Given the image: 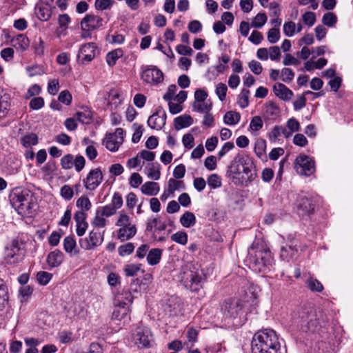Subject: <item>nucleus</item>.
<instances>
[{
    "mask_svg": "<svg viewBox=\"0 0 353 353\" xmlns=\"http://www.w3.org/2000/svg\"><path fill=\"white\" fill-rule=\"evenodd\" d=\"M207 181L212 189H216L221 186V178L216 174L210 175Z\"/></svg>",
    "mask_w": 353,
    "mask_h": 353,
    "instance_id": "58",
    "label": "nucleus"
},
{
    "mask_svg": "<svg viewBox=\"0 0 353 353\" xmlns=\"http://www.w3.org/2000/svg\"><path fill=\"white\" fill-rule=\"evenodd\" d=\"M140 74L141 79L151 85H158L163 81L162 71L154 65H142Z\"/></svg>",
    "mask_w": 353,
    "mask_h": 353,
    "instance_id": "7",
    "label": "nucleus"
},
{
    "mask_svg": "<svg viewBox=\"0 0 353 353\" xmlns=\"http://www.w3.org/2000/svg\"><path fill=\"white\" fill-rule=\"evenodd\" d=\"M238 157L241 169V175H245L247 179L250 180L254 174V164L253 160L248 156Z\"/></svg>",
    "mask_w": 353,
    "mask_h": 353,
    "instance_id": "18",
    "label": "nucleus"
},
{
    "mask_svg": "<svg viewBox=\"0 0 353 353\" xmlns=\"http://www.w3.org/2000/svg\"><path fill=\"white\" fill-rule=\"evenodd\" d=\"M161 165L158 163H148L145 170V173L149 179L153 180H159L161 176Z\"/></svg>",
    "mask_w": 353,
    "mask_h": 353,
    "instance_id": "25",
    "label": "nucleus"
},
{
    "mask_svg": "<svg viewBox=\"0 0 353 353\" xmlns=\"http://www.w3.org/2000/svg\"><path fill=\"white\" fill-rule=\"evenodd\" d=\"M105 217V216L97 209L95 216L92 221V225L99 228H104L108 223V221Z\"/></svg>",
    "mask_w": 353,
    "mask_h": 353,
    "instance_id": "44",
    "label": "nucleus"
},
{
    "mask_svg": "<svg viewBox=\"0 0 353 353\" xmlns=\"http://www.w3.org/2000/svg\"><path fill=\"white\" fill-rule=\"evenodd\" d=\"M141 192L148 196H155L160 190L158 183L154 181H147L141 188Z\"/></svg>",
    "mask_w": 353,
    "mask_h": 353,
    "instance_id": "26",
    "label": "nucleus"
},
{
    "mask_svg": "<svg viewBox=\"0 0 353 353\" xmlns=\"http://www.w3.org/2000/svg\"><path fill=\"white\" fill-rule=\"evenodd\" d=\"M64 261L63 253L58 249L50 252L46 259L47 264L50 268L59 267Z\"/></svg>",
    "mask_w": 353,
    "mask_h": 353,
    "instance_id": "19",
    "label": "nucleus"
},
{
    "mask_svg": "<svg viewBox=\"0 0 353 353\" xmlns=\"http://www.w3.org/2000/svg\"><path fill=\"white\" fill-rule=\"evenodd\" d=\"M265 142L263 140L258 141L254 147V152L257 157L262 159L265 156Z\"/></svg>",
    "mask_w": 353,
    "mask_h": 353,
    "instance_id": "64",
    "label": "nucleus"
},
{
    "mask_svg": "<svg viewBox=\"0 0 353 353\" xmlns=\"http://www.w3.org/2000/svg\"><path fill=\"white\" fill-rule=\"evenodd\" d=\"M203 274L198 265L187 263L181 268L180 280L184 287L192 292L198 291L203 282Z\"/></svg>",
    "mask_w": 353,
    "mask_h": 353,
    "instance_id": "4",
    "label": "nucleus"
},
{
    "mask_svg": "<svg viewBox=\"0 0 353 353\" xmlns=\"http://www.w3.org/2000/svg\"><path fill=\"white\" fill-rule=\"evenodd\" d=\"M124 131L118 128L114 133L107 134L103 140V144L110 152H117L123 142Z\"/></svg>",
    "mask_w": 353,
    "mask_h": 353,
    "instance_id": "12",
    "label": "nucleus"
},
{
    "mask_svg": "<svg viewBox=\"0 0 353 353\" xmlns=\"http://www.w3.org/2000/svg\"><path fill=\"white\" fill-rule=\"evenodd\" d=\"M250 267L256 272L267 273L273 263L272 253L263 242L254 241L248 250Z\"/></svg>",
    "mask_w": 353,
    "mask_h": 353,
    "instance_id": "1",
    "label": "nucleus"
},
{
    "mask_svg": "<svg viewBox=\"0 0 353 353\" xmlns=\"http://www.w3.org/2000/svg\"><path fill=\"white\" fill-rule=\"evenodd\" d=\"M174 127L177 130L190 126L193 120L190 115L184 114L174 119Z\"/></svg>",
    "mask_w": 353,
    "mask_h": 353,
    "instance_id": "30",
    "label": "nucleus"
},
{
    "mask_svg": "<svg viewBox=\"0 0 353 353\" xmlns=\"http://www.w3.org/2000/svg\"><path fill=\"white\" fill-rule=\"evenodd\" d=\"M132 341L139 348H148L152 345L154 337L148 327H138L132 334Z\"/></svg>",
    "mask_w": 353,
    "mask_h": 353,
    "instance_id": "8",
    "label": "nucleus"
},
{
    "mask_svg": "<svg viewBox=\"0 0 353 353\" xmlns=\"http://www.w3.org/2000/svg\"><path fill=\"white\" fill-rule=\"evenodd\" d=\"M172 241L181 245H185L188 243V234L185 232L179 231L171 236Z\"/></svg>",
    "mask_w": 353,
    "mask_h": 353,
    "instance_id": "54",
    "label": "nucleus"
},
{
    "mask_svg": "<svg viewBox=\"0 0 353 353\" xmlns=\"http://www.w3.org/2000/svg\"><path fill=\"white\" fill-rule=\"evenodd\" d=\"M96 49L97 46L92 42L82 45L77 54L78 61L81 64L90 62L95 57Z\"/></svg>",
    "mask_w": 353,
    "mask_h": 353,
    "instance_id": "16",
    "label": "nucleus"
},
{
    "mask_svg": "<svg viewBox=\"0 0 353 353\" xmlns=\"http://www.w3.org/2000/svg\"><path fill=\"white\" fill-rule=\"evenodd\" d=\"M166 114L163 110H158L148 119V125L152 129L159 130L165 124Z\"/></svg>",
    "mask_w": 353,
    "mask_h": 353,
    "instance_id": "17",
    "label": "nucleus"
},
{
    "mask_svg": "<svg viewBox=\"0 0 353 353\" xmlns=\"http://www.w3.org/2000/svg\"><path fill=\"white\" fill-rule=\"evenodd\" d=\"M273 90L275 95L283 101H289L293 96L292 91L281 83L275 84Z\"/></svg>",
    "mask_w": 353,
    "mask_h": 353,
    "instance_id": "23",
    "label": "nucleus"
},
{
    "mask_svg": "<svg viewBox=\"0 0 353 353\" xmlns=\"http://www.w3.org/2000/svg\"><path fill=\"white\" fill-rule=\"evenodd\" d=\"M8 303V288L5 281L0 279V311L3 310Z\"/></svg>",
    "mask_w": 353,
    "mask_h": 353,
    "instance_id": "31",
    "label": "nucleus"
},
{
    "mask_svg": "<svg viewBox=\"0 0 353 353\" xmlns=\"http://www.w3.org/2000/svg\"><path fill=\"white\" fill-rule=\"evenodd\" d=\"M24 254L21 250L19 241L13 240L5 248L4 261L6 263L13 265L22 261Z\"/></svg>",
    "mask_w": 353,
    "mask_h": 353,
    "instance_id": "9",
    "label": "nucleus"
},
{
    "mask_svg": "<svg viewBox=\"0 0 353 353\" xmlns=\"http://www.w3.org/2000/svg\"><path fill=\"white\" fill-rule=\"evenodd\" d=\"M301 328L305 332H314L319 325L315 313L312 310L303 311L300 314Z\"/></svg>",
    "mask_w": 353,
    "mask_h": 353,
    "instance_id": "15",
    "label": "nucleus"
},
{
    "mask_svg": "<svg viewBox=\"0 0 353 353\" xmlns=\"http://www.w3.org/2000/svg\"><path fill=\"white\" fill-rule=\"evenodd\" d=\"M263 126V122L262 119L259 116H254L250 121L249 129L252 135L257 136Z\"/></svg>",
    "mask_w": 353,
    "mask_h": 353,
    "instance_id": "35",
    "label": "nucleus"
},
{
    "mask_svg": "<svg viewBox=\"0 0 353 353\" xmlns=\"http://www.w3.org/2000/svg\"><path fill=\"white\" fill-rule=\"evenodd\" d=\"M10 105V96L6 93H0V119L7 115Z\"/></svg>",
    "mask_w": 353,
    "mask_h": 353,
    "instance_id": "33",
    "label": "nucleus"
},
{
    "mask_svg": "<svg viewBox=\"0 0 353 353\" xmlns=\"http://www.w3.org/2000/svg\"><path fill=\"white\" fill-rule=\"evenodd\" d=\"M268 18L265 13H258L252 20L250 26L254 28H262L267 22Z\"/></svg>",
    "mask_w": 353,
    "mask_h": 353,
    "instance_id": "43",
    "label": "nucleus"
},
{
    "mask_svg": "<svg viewBox=\"0 0 353 353\" xmlns=\"http://www.w3.org/2000/svg\"><path fill=\"white\" fill-rule=\"evenodd\" d=\"M133 300V296L131 292L128 290H123L121 293H119L116 295L114 303H119L122 304V302H126L127 305L131 303Z\"/></svg>",
    "mask_w": 353,
    "mask_h": 353,
    "instance_id": "46",
    "label": "nucleus"
},
{
    "mask_svg": "<svg viewBox=\"0 0 353 353\" xmlns=\"http://www.w3.org/2000/svg\"><path fill=\"white\" fill-rule=\"evenodd\" d=\"M337 21L336 16L332 12H327L324 14L322 18V22L328 27H333Z\"/></svg>",
    "mask_w": 353,
    "mask_h": 353,
    "instance_id": "57",
    "label": "nucleus"
},
{
    "mask_svg": "<svg viewBox=\"0 0 353 353\" xmlns=\"http://www.w3.org/2000/svg\"><path fill=\"white\" fill-rule=\"evenodd\" d=\"M57 169L55 161H49L41 169L44 177L52 179Z\"/></svg>",
    "mask_w": 353,
    "mask_h": 353,
    "instance_id": "36",
    "label": "nucleus"
},
{
    "mask_svg": "<svg viewBox=\"0 0 353 353\" xmlns=\"http://www.w3.org/2000/svg\"><path fill=\"white\" fill-rule=\"evenodd\" d=\"M104 240V232H100L96 230H92L88 236L81 239L79 245L82 249L91 250L101 245Z\"/></svg>",
    "mask_w": 353,
    "mask_h": 353,
    "instance_id": "13",
    "label": "nucleus"
},
{
    "mask_svg": "<svg viewBox=\"0 0 353 353\" xmlns=\"http://www.w3.org/2000/svg\"><path fill=\"white\" fill-rule=\"evenodd\" d=\"M74 156L70 154L64 155L60 161V164L63 169L70 170L73 167Z\"/></svg>",
    "mask_w": 353,
    "mask_h": 353,
    "instance_id": "53",
    "label": "nucleus"
},
{
    "mask_svg": "<svg viewBox=\"0 0 353 353\" xmlns=\"http://www.w3.org/2000/svg\"><path fill=\"white\" fill-rule=\"evenodd\" d=\"M20 141L24 147L29 148L38 143V137L36 134L29 133L23 136Z\"/></svg>",
    "mask_w": 353,
    "mask_h": 353,
    "instance_id": "41",
    "label": "nucleus"
},
{
    "mask_svg": "<svg viewBox=\"0 0 353 353\" xmlns=\"http://www.w3.org/2000/svg\"><path fill=\"white\" fill-rule=\"evenodd\" d=\"M123 55V50L121 48H117L114 50L109 52L106 54V62L110 67L114 66L117 61Z\"/></svg>",
    "mask_w": 353,
    "mask_h": 353,
    "instance_id": "34",
    "label": "nucleus"
},
{
    "mask_svg": "<svg viewBox=\"0 0 353 353\" xmlns=\"http://www.w3.org/2000/svg\"><path fill=\"white\" fill-rule=\"evenodd\" d=\"M297 208L300 214H310L314 210V205L311 199L303 196L299 199Z\"/></svg>",
    "mask_w": 353,
    "mask_h": 353,
    "instance_id": "22",
    "label": "nucleus"
},
{
    "mask_svg": "<svg viewBox=\"0 0 353 353\" xmlns=\"http://www.w3.org/2000/svg\"><path fill=\"white\" fill-rule=\"evenodd\" d=\"M239 157H236L228 167V172L232 175L234 179H245L244 175H241V169L239 165Z\"/></svg>",
    "mask_w": 353,
    "mask_h": 353,
    "instance_id": "28",
    "label": "nucleus"
},
{
    "mask_svg": "<svg viewBox=\"0 0 353 353\" xmlns=\"http://www.w3.org/2000/svg\"><path fill=\"white\" fill-rule=\"evenodd\" d=\"M115 225L119 227L117 235L121 241L131 239L137 233L136 225L131 223L130 216L123 212L119 214Z\"/></svg>",
    "mask_w": 353,
    "mask_h": 353,
    "instance_id": "5",
    "label": "nucleus"
},
{
    "mask_svg": "<svg viewBox=\"0 0 353 353\" xmlns=\"http://www.w3.org/2000/svg\"><path fill=\"white\" fill-rule=\"evenodd\" d=\"M249 94L250 91L247 89L243 88L239 96L238 100V104L241 108H245L249 105Z\"/></svg>",
    "mask_w": 353,
    "mask_h": 353,
    "instance_id": "50",
    "label": "nucleus"
},
{
    "mask_svg": "<svg viewBox=\"0 0 353 353\" xmlns=\"http://www.w3.org/2000/svg\"><path fill=\"white\" fill-rule=\"evenodd\" d=\"M134 249V246L132 243H127L119 247L118 252L121 256H125L130 254Z\"/></svg>",
    "mask_w": 353,
    "mask_h": 353,
    "instance_id": "62",
    "label": "nucleus"
},
{
    "mask_svg": "<svg viewBox=\"0 0 353 353\" xmlns=\"http://www.w3.org/2000/svg\"><path fill=\"white\" fill-rule=\"evenodd\" d=\"M143 162L141 161V159L139 154L136 157L129 159L127 161L126 165L129 169H134L139 167V170L141 169L143 166Z\"/></svg>",
    "mask_w": 353,
    "mask_h": 353,
    "instance_id": "61",
    "label": "nucleus"
},
{
    "mask_svg": "<svg viewBox=\"0 0 353 353\" xmlns=\"http://www.w3.org/2000/svg\"><path fill=\"white\" fill-rule=\"evenodd\" d=\"M167 188L168 189V192L173 194L176 190H183L185 185L182 181H178L171 178L168 180Z\"/></svg>",
    "mask_w": 353,
    "mask_h": 353,
    "instance_id": "45",
    "label": "nucleus"
},
{
    "mask_svg": "<svg viewBox=\"0 0 353 353\" xmlns=\"http://www.w3.org/2000/svg\"><path fill=\"white\" fill-rule=\"evenodd\" d=\"M241 115L239 112L229 111L224 115L223 121L226 125H234L239 123Z\"/></svg>",
    "mask_w": 353,
    "mask_h": 353,
    "instance_id": "38",
    "label": "nucleus"
},
{
    "mask_svg": "<svg viewBox=\"0 0 353 353\" xmlns=\"http://www.w3.org/2000/svg\"><path fill=\"white\" fill-rule=\"evenodd\" d=\"M37 14L41 21H46L51 17V10L48 6H41L39 8Z\"/></svg>",
    "mask_w": 353,
    "mask_h": 353,
    "instance_id": "51",
    "label": "nucleus"
},
{
    "mask_svg": "<svg viewBox=\"0 0 353 353\" xmlns=\"http://www.w3.org/2000/svg\"><path fill=\"white\" fill-rule=\"evenodd\" d=\"M10 42L13 47H14L17 50L20 52L26 51L30 46V40L29 39L23 34H20L13 37Z\"/></svg>",
    "mask_w": 353,
    "mask_h": 353,
    "instance_id": "21",
    "label": "nucleus"
},
{
    "mask_svg": "<svg viewBox=\"0 0 353 353\" xmlns=\"http://www.w3.org/2000/svg\"><path fill=\"white\" fill-rule=\"evenodd\" d=\"M297 252V249L292 245H287L281 248V258L287 260L293 258Z\"/></svg>",
    "mask_w": 353,
    "mask_h": 353,
    "instance_id": "42",
    "label": "nucleus"
},
{
    "mask_svg": "<svg viewBox=\"0 0 353 353\" xmlns=\"http://www.w3.org/2000/svg\"><path fill=\"white\" fill-rule=\"evenodd\" d=\"M60 195L65 201H70L74 196L73 188L69 185H64L60 189Z\"/></svg>",
    "mask_w": 353,
    "mask_h": 353,
    "instance_id": "56",
    "label": "nucleus"
},
{
    "mask_svg": "<svg viewBox=\"0 0 353 353\" xmlns=\"http://www.w3.org/2000/svg\"><path fill=\"white\" fill-rule=\"evenodd\" d=\"M90 140L88 138L83 139V143L88 145L85 149V154L90 160H94L98 155V152L95 146L93 145H89Z\"/></svg>",
    "mask_w": 353,
    "mask_h": 353,
    "instance_id": "47",
    "label": "nucleus"
},
{
    "mask_svg": "<svg viewBox=\"0 0 353 353\" xmlns=\"http://www.w3.org/2000/svg\"><path fill=\"white\" fill-rule=\"evenodd\" d=\"M26 72L30 77H33L35 76H41L46 74L44 68L42 65L38 64L27 66L26 68Z\"/></svg>",
    "mask_w": 353,
    "mask_h": 353,
    "instance_id": "40",
    "label": "nucleus"
},
{
    "mask_svg": "<svg viewBox=\"0 0 353 353\" xmlns=\"http://www.w3.org/2000/svg\"><path fill=\"white\" fill-rule=\"evenodd\" d=\"M103 175L99 168L90 170L87 176L83 180L85 189L94 190L103 181Z\"/></svg>",
    "mask_w": 353,
    "mask_h": 353,
    "instance_id": "14",
    "label": "nucleus"
},
{
    "mask_svg": "<svg viewBox=\"0 0 353 353\" xmlns=\"http://www.w3.org/2000/svg\"><path fill=\"white\" fill-rule=\"evenodd\" d=\"M181 224L185 228H190L196 223V217L191 212H185L180 218Z\"/></svg>",
    "mask_w": 353,
    "mask_h": 353,
    "instance_id": "37",
    "label": "nucleus"
},
{
    "mask_svg": "<svg viewBox=\"0 0 353 353\" xmlns=\"http://www.w3.org/2000/svg\"><path fill=\"white\" fill-rule=\"evenodd\" d=\"M283 126L275 125L272 130L268 133V138L271 142H276L281 139L282 137Z\"/></svg>",
    "mask_w": 353,
    "mask_h": 353,
    "instance_id": "48",
    "label": "nucleus"
},
{
    "mask_svg": "<svg viewBox=\"0 0 353 353\" xmlns=\"http://www.w3.org/2000/svg\"><path fill=\"white\" fill-rule=\"evenodd\" d=\"M242 303L239 299L226 300L222 305L221 311L225 319H236L242 313Z\"/></svg>",
    "mask_w": 353,
    "mask_h": 353,
    "instance_id": "11",
    "label": "nucleus"
},
{
    "mask_svg": "<svg viewBox=\"0 0 353 353\" xmlns=\"http://www.w3.org/2000/svg\"><path fill=\"white\" fill-rule=\"evenodd\" d=\"M108 98L107 99L108 104L114 105L117 108L122 103L121 94L119 91L114 89H111L108 93Z\"/></svg>",
    "mask_w": 353,
    "mask_h": 353,
    "instance_id": "39",
    "label": "nucleus"
},
{
    "mask_svg": "<svg viewBox=\"0 0 353 353\" xmlns=\"http://www.w3.org/2000/svg\"><path fill=\"white\" fill-rule=\"evenodd\" d=\"M63 249L70 254H77L79 250L77 247V242L74 236H68L63 239Z\"/></svg>",
    "mask_w": 353,
    "mask_h": 353,
    "instance_id": "27",
    "label": "nucleus"
},
{
    "mask_svg": "<svg viewBox=\"0 0 353 353\" xmlns=\"http://www.w3.org/2000/svg\"><path fill=\"white\" fill-rule=\"evenodd\" d=\"M193 110L200 113L208 112L211 110V105L205 101H194Z\"/></svg>",
    "mask_w": 353,
    "mask_h": 353,
    "instance_id": "55",
    "label": "nucleus"
},
{
    "mask_svg": "<svg viewBox=\"0 0 353 353\" xmlns=\"http://www.w3.org/2000/svg\"><path fill=\"white\" fill-rule=\"evenodd\" d=\"M75 117L77 119L83 124H89L92 121V114L88 108H83L81 111H78Z\"/></svg>",
    "mask_w": 353,
    "mask_h": 353,
    "instance_id": "32",
    "label": "nucleus"
},
{
    "mask_svg": "<svg viewBox=\"0 0 353 353\" xmlns=\"http://www.w3.org/2000/svg\"><path fill=\"white\" fill-rule=\"evenodd\" d=\"M77 207L81 209V211H88L92 208V203L87 196H81L77 200Z\"/></svg>",
    "mask_w": 353,
    "mask_h": 353,
    "instance_id": "49",
    "label": "nucleus"
},
{
    "mask_svg": "<svg viewBox=\"0 0 353 353\" xmlns=\"http://www.w3.org/2000/svg\"><path fill=\"white\" fill-rule=\"evenodd\" d=\"M10 200L12 207L23 216H32L37 208V198L28 189L14 188L10 195Z\"/></svg>",
    "mask_w": 353,
    "mask_h": 353,
    "instance_id": "3",
    "label": "nucleus"
},
{
    "mask_svg": "<svg viewBox=\"0 0 353 353\" xmlns=\"http://www.w3.org/2000/svg\"><path fill=\"white\" fill-rule=\"evenodd\" d=\"M141 268L140 264H127L124 267V272L127 276H134Z\"/></svg>",
    "mask_w": 353,
    "mask_h": 353,
    "instance_id": "59",
    "label": "nucleus"
},
{
    "mask_svg": "<svg viewBox=\"0 0 353 353\" xmlns=\"http://www.w3.org/2000/svg\"><path fill=\"white\" fill-rule=\"evenodd\" d=\"M263 114L267 119H276L280 114L279 108L275 103L268 102L264 107Z\"/></svg>",
    "mask_w": 353,
    "mask_h": 353,
    "instance_id": "24",
    "label": "nucleus"
},
{
    "mask_svg": "<svg viewBox=\"0 0 353 353\" xmlns=\"http://www.w3.org/2000/svg\"><path fill=\"white\" fill-rule=\"evenodd\" d=\"M162 254L163 250L161 249L153 248L150 250L146 257L148 264L150 265H157L161 259Z\"/></svg>",
    "mask_w": 353,
    "mask_h": 353,
    "instance_id": "29",
    "label": "nucleus"
},
{
    "mask_svg": "<svg viewBox=\"0 0 353 353\" xmlns=\"http://www.w3.org/2000/svg\"><path fill=\"white\" fill-rule=\"evenodd\" d=\"M281 344L279 336L271 329L258 331L252 337L251 353H278Z\"/></svg>",
    "mask_w": 353,
    "mask_h": 353,
    "instance_id": "2",
    "label": "nucleus"
},
{
    "mask_svg": "<svg viewBox=\"0 0 353 353\" xmlns=\"http://www.w3.org/2000/svg\"><path fill=\"white\" fill-rule=\"evenodd\" d=\"M267 39L270 43H276L280 39L279 28H272L270 29L268 32Z\"/></svg>",
    "mask_w": 353,
    "mask_h": 353,
    "instance_id": "60",
    "label": "nucleus"
},
{
    "mask_svg": "<svg viewBox=\"0 0 353 353\" xmlns=\"http://www.w3.org/2000/svg\"><path fill=\"white\" fill-rule=\"evenodd\" d=\"M103 19L94 14H87L81 21L80 26L82 30L81 37L87 39L90 37V32L103 26Z\"/></svg>",
    "mask_w": 353,
    "mask_h": 353,
    "instance_id": "6",
    "label": "nucleus"
},
{
    "mask_svg": "<svg viewBox=\"0 0 353 353\" xmlns=\"http://www.w3.org/2000/svg\"><path fill=\"white\" fill-rule=\"evenodd\" d=\"M130 309L126 302L121 303H115V307L112 314V319L117 321H121L129 317Z\"/></svg>",
    "mask_w": 353,
    "mask_h": 353,
    "instance_id": "20",
    "label": "nucleus"
},
{
    "mask_svg": "<svg viewBox=\"0 0 353 353\" xmlns=\"http://www.w3.org/2000/svg\"><path fill=\"white\" fill-rule=\"evenodd\" d=\"M294 167L299 174L304 176H310L315 172L314 161L304 154L296 158Z\"/></svg>",
    "mask_w": 353,
    "mask_h": 353,
    "instance_id": "10",
    "label": "nucleus"
},
{
    "mask_svg": "<svg viewBox=\"0 0 353 353\" xmlns=\"http://www.w3.org/2000/svg\"><path fill=\"white\" fill-rule=\"evenodd\" d=\"M52 274L45 272L40 271L37 274V279L40 285H46L52 279Z\"/></svg>",
    "mask_w": 353,
    "mask_h": 353,
    "instance_id": "52",
    "label": "nucleus"
},
{
    "mask_svg": "<svg viewBox=\"0 0 353 353\" xmlns=\"http://www.w3.org/2000/svg\"><path fill=\"white\" fill-rule=\"evenodd\" d=\"M283 32L286 37H291L296 32V23L293 21H288L283 24Z\"/></svg>",
    "mask_w": 353,
    "mask_h": 353,
    "instance_id": "63",
    "label": "nucleus"
}]
</instances>
